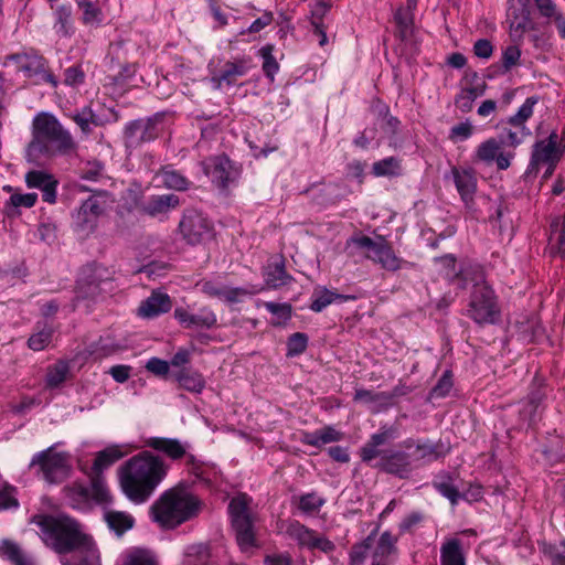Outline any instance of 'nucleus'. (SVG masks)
I'll use <instances>...</instances> for the list:
<instances>
[{
    "mask_svg": "<svg viewBox=\"0 0 565 565\" xmlns=\"http://www.w3.org/2000/svg\"><path fill=\"white\" fill-rule=\"evenodd\" d=\"M228 511L241 550L248 552L257 547L254 530L256 515L252 509V499L246 494L234 497L230 502Z\"/></svg>",
    "mask_w": 565,
    "mask_h": 565,
    "instance_id": "nucleus-5",
    "label": "nucleus"
},
{
    "mask_svg": "<svg viewBox=\"0 0 565 565\" xmlns=\"http://www.w3.org/2000/svg\"><path fill=\"white\" fill-rule=\"evenodd\" d=\"M263 290V287L249 286V287H231L224 286L223 301L230 303L242 302L245 298L256 295Z\"/></svg>",
    "mask_w": 565,
    "mask_h": 565,
    "instance_id": "nucleus-40",
    "label": "nucleus"
},
{
    "mask_svg": "<svg viewBox=\"0 0 565 565\" xmlns=\"http://www.w3.org/2000/svg\"><path fill=\"white\" fill-rule=\"evenodd\" d=\"M52 335L53 329L51 327H43L29 338L28 345L33 351H41L50 344Z\"/></svg>",
    "mask_w": 565,
    "mask_h": 565,
    "instance_id": "nucleus-46",
    "label": "nucleus"
},
{
    "mask_svg": "<svg viewBox=\"0 0 565 565\" xmlns=\"http://www.w3.org/2000/svg\"><path fill=\"white\" fill-rule=\"evenodd\" d=\"M25 182L29 188L41 190L44 202L55 203L57 180L52 174L33 170L25 174Z\"/></svg>",
    "mask_w": 565,
    "mask_h": 565,
    "instance_id": "nucleus-17",
    "label": "nucleus"
},
{
    "mask_svg": "<svg viewBox=\"0 0 565 565\" xmlns=\"http://www.w3.org/2000/svg\"><path fill=\"white\" fill-rule=\"evenodd\" d=\"M287 275L281 266H275L273 269L268 268L265 273V282L269 288H277L287 282Z\"/></svg>",
    "mask_w": 565,
    "mask_h": 565,
    "instance_id": "nucleus-54",
    "label": "nucleus"
},
{
    "mask_svg": "<svg viewBox=\"0 0 565 565\" xmlns=\"http://www.w3.org/2000/svg\"><path fill=\"white\" fill-rule=\"evenodd\" d=\"M105 211L99 196H90L81 205L75 215L76 223L83 230L93 228L97 217Z\"/></svg>",
    "mask_w": 565,
    "mask_h": 565,
    "instance_id": "nucleus-19",
    "label": "nucleus"
},
{
    "mask_svg": "<svg viewBox=\"0 0 565 565\" xmlns=\"http://www.w3.org/2000/svg\"><path fill=\"white\" fill-rule=\"evenodd\" d=\"M350 298L351 297L337 294L327 288H317L312 295L310 309L320 312L337 300L345 301Z\"/></svg>",
    "mask_w": 565,
    "mask_h": 565,
    "instance_id": "nucleus-33",
    "label": "nucleus"
},
{
    "mask_svg": "<svg viewBox=\"0 0 565 565\" xmlns=\"http://www.w3.org/2000/svg\"><path fill=\"white\" fill-rule=\"evenodd\" d=\"M443 455H445V451L439 450V446L431 443L418 444L415 450L416 459L427 461L436 460Z\"/></svg>",
    "mask_w": 565,
    "mask_h": 565,
    "instance_id": "nucleus-49",
    "label": "nucleus"
},
{
    "mask_svg": "<svg viewBox=\"0 0 565 565\" xmlns=\"http://www.w3.org/2000/svg\"><path fill=\"white\" fill-rule=\"evenodd\" d=\"M104 520L106 521L108 527L118 535H121L126 531L130 530L135 523V520L130 514L114 510L105 511Z\"/></svg>",
    "mask_w": 565,
    "mask_h": 565,
    "instance_id": "nucleus-31",
    "label": "nucleus"
},
{
    "mask_svg": "<svg viewBox=\"0 0 565 565\" xmlns=\"http://www.w3.org/2000/svg\"><path fill=\"white\" fill-rule=\"evenodd\" d=\"M174 318L184 328H211L217 321L215 313L207 308L201 309L195 315L188 312L183 308H177L174 310Z\"/></svg>",
    "mask_w": 565,
    "mask_h": 565,
    "instance_id": "nucleus-18",
    "label": "nucleus"
},
{
    "mask_svg": "<svg viewBox=\"0 0 565 565\" xmlns=\"http://www.w3.org/2000/svg\"><path fill=\"white\" fill-rule=\"evenodd\" d=\"M473 53L480 58L488 60L493 53V46L489 40L480 39L473 45Z\"/></svg>",
    "mask_w": 565,
    "mask_h": 565,
    "instance_id": "nucleus-60",
    "label": "nucleus"
},
{
    "mask_svg": "<svg viewBox=\"0 0 565 565\" xmlns=\"http://www.w3.org/2000/svg\"><path fill=\"white\" fill-rule=\"evenodd\" d=\"M475 131V127L470 121L460 122L451 127L449 131V139L452 142H460L469 139Z\"/></svg>",
    "mask_w": 565,
    "mask_h": 565,
    "instance_id": "nucleus-53",
    "label": "nucleus"
},
{
    "mask_svg": "<svg viewBox=\"0 0 565 565\" xmlns=\"http://www.w3.org/2000/svg\"><path fill=\"white\" fill-rule=\"evenodd\" d=\"M565 151V129L562 135L552 132L547 139L537 141L534 146L531 164H547L555 167Z\"/></svg>",
    "mask_w": 565,
    "mask_h": 565,
    "instance_id": "nucleus-12",
    "label": "nucleus"
},
{
    "mask_svg": "<svg viewBox=\"0 0 565 565\" xmlns=\"http://www.w3.org/2000/svg\"><path fill=\"white\" fill-rule=\"evenodd\" d=\"M351 246L365 250L366 258L380 264L386 270L395 271L405 263L382 237L374 241L358 234L348 239L347 248Z\"/></svg>",
    "mask_w": 565,
    "mask_h": 565,
    "instance_id": "nucleus-7",
    "label": "nucleus"
},
{
    "mask_svg": "<svg viewBox=\"0 0 565 565\" xmlns=\"http://www.w3.org/2000/svg\"><path fill=\"white\" fill-rule=\"evenodd\" d=\"M157 179L166 188L182 191L188 189L189 181L180 172L166 168L157 174Z\"/></svg>",
    "mask_w": 565,
    "mask_h": 565,
    "instance_id": "nucleus-36",
    "label": "nucleus"
},
{
    "mask_svg": "<svg viewBox=\"0 0 565 565\" xmlns=\"http://www.w3.org/2000/svg\"><path fill=\"white\" fill-rule=\"evenodd\" d=\"M310 550H319L322 553L330 554L335 550V545L326 536L316 534Z\"/></svg>",
    "mask_w": 565,
    "mask_h": 565,
    "instance_id": "nucleus-61",
    "label": "nucleus"
},
{
    "mask_svg": "<svg viewBox=\"0 0 565 565\" xmlns=\"http://www.w3.org/2000/svg\"><path fill=\"white\" fill-rule=\"evenodd\" d=\"M146 445L157 451L163 452L172 460H179L188 455L189 444L174 438L151 437Z\"/></svg>",
    "mask_w": 565,
    "mask_h": 565,
    "instance_id": "nucleus-21",
    "label": "nucleus"
},
{
    "mask_svg": "<svg viewBox=\"0 0 565 565\" xmlns=\"http://www.w3.org/2000/svg\"><path fill=\"white\" fill-rule=\"evenodd\" d=\"M514 129H510L507 135V139H504L509 149L513 150L523 141L524 137L530 135V130L525 126L513 127Z\"/></svg>",
    "mask_w": 565,
    "mask_h": 565,
    "instance_id": "nucleus-57",
    "label": "nucleus"
},
{
    "mask_svg": "<svg viewBox=\"0 0 565 565\" xmlns=\"http://www.w3.org/2000/svg\"><path fill=\"white\" fill-rule=\"evenodd\" d=\"M180 231L188 243L198 244L210 234V224L202 215L191 213L180 222Z\"/></svg>",
    "mask_w": 565,
    "mask_h": 565,
    "instance_id": "nucleus-16",
    "label": "nucleus"
},
{
    "mask_svg": "<svg viewBox=\"0 0 565 565\" xmlns=\"http://www.w3.org/2000/svg\"><path fill=\"white\" fill-rule=\"evenodd\" d=\"M224 284L220 281H204L201 286V289L204 294H206L210 297H216L222 300L223 294H224Z\"/></svg>",
    "mask_w": 565,
    "mask_h": 565,
    "instance_id": "nucleus-62",
    "label": "nucleus"
},
{
    "mask_svg": "<svg viewBox=\"0 0 565 565\" xmlns=\"http://www.w3.org/2000/svg\"><path fill=\"white\" fill-rule=\"evenodd\" d=\"M521 57V50L518 45H509L502 52V65L505 71L519 64Z\"/></svg>",
    "mask_w": 565,
    "mask_h": 565,
    "instance_id": "nucleus-56",
    "label": "nucleus"
},
{
    "mask_svg": "<svg viewBox=\"0 0 565 565\" xmlns=\"http://www.w3.org/2000/svg\"><path fill=\"white\" fill-rule=\"evenodd\" d=\"M56 22L54 29L56 33L67 35L71 29V8L58 7L55 11Z\"/></svg>",
    "mask_w": 565,
    "mask_h": 565,
    "instance_id": "nucleus-50",
    "label": "nucleus"
},
{
    "mask_svg": "<svg viewBox=\"0 0 565 565\" xmlns=\"http://www.w3.org/2000/svg\"><path fill=\"white\" fill-rule=\"evenodd\" d=\"M38 200L36 193H14L10 196V205L17 207H32Z\"/></svg>",
    "mask_w": 565,
    "mask_h": 565,
    "instance_id": "nucleus-58",
    "label": "nucleus"
},
{
    "mask_svg": "<svg viewBox=\"0 0 565 565\" xmlns=\"http://www.w3.org/2000/svg\"><path fill=\"white\" fill-rule=\"evenodd\" d=\"M4 65L21 73L34 84L50 83L54 87L57 86L56 79L45 67L44 58L34 52L10 55L6 58Z\"/></svg>",
    "mask_w": 565,
    "mask_h": 565,
    "instance_id": "nucleus-9",
    "label": "nucleus"
},
{
    "mask_svg": "<svg viewBox=\"0 0 565 565\" xmlns=\"http://www.w3.org/2000/svg\"><path fill=\"white\" fill-rule=\"evenodd\" d=\"M180 204L175 194H162L151 196L143 206L147 214L153 217H161Z\"/></svg>",
    "mask_w": 565,
    "mask_h": 565,
    "instance_id": "nucleus-23",
    "label": "nucleus"
},
{
    "mask_svg": "<svg viewBox=\"0 0 565 565\" xmlns=\"http://www.w3.org/2000/svg\"><path fill=\"white\" fill-rule=\"evenodd\" d=\"M33 522L41 529L45 545L60 554L62 565H99L93 539L74 519L64 514L36 515Z\"/></svg>",
    "mask_w": 565,
    "mask_h": 565,
    "instance_id": "nucleus-1",
    "label": "nucleus"
},
{
    "mask_svg": "<svg viewBox=\"0 0 565 565\" xmlns=\"http://www.w3.org/2000/svg\"><path fill=\"white\" fill-rule=\"evenodd\" d=\"M552 565H565V542L559 545L551 546L546 551Z\"/></svg>",
    "mask_w": 565,
    "mask_h": 565,
    "instance_id": "nucleus-63",
    "label": "nucleus"
},
{
    "mask_svg": "<svg viewBox=\"0 0 565 565\" xmlns=\"http://www.w3.org/2000/svg\"><path fill=\"white\" fill-rule=\"evenodd\" d=\"M50 148L68 152L74 149V141L53 115L40 113L33 119V139L28 147V153H47Z\"/></svg>",
    "mask_w": 565,
    "mask_h": 565,
    "instance_id": "nucleus-4",
    "label": "nucleus"
},
{
    "mask_svg": "<svg viewBox=\"0 0 565 565\" xmlns=\"http://www.w3.org/2000/svg\"><path fill=\"white\" fill-rule=\"evenodd\" d=\"M440 565H466L462 544L458 539H450L441 545Z\"/></svg>",
    "mask_w": 565,
    "mask_h": 565,
    "instance_id": "nucleus-27",
    "label": "nucleus"
},
{
    "mask_svg": "<svg viewBox=\"0 0 565 565\" xmlns=\"http://www.w3.org/2000/svg\"><path fill=\"white\" fill-rule=\"evenodd\" d=\"M374 539L372 535L367 536L362 543L356 544L352 547L350 553L351 565H364V562L372 548Z\"/></svg>",
    "mask_w": 565,
    "mask_h": 565,
    "instance_id": "nucleus-44",
    "label": "nucleus"
},
{
    "mask_svg": "<svg viewBox=\"0 0 565 565\" xmlns=\"http://www.w3.org/2000/svg\"><path fill=\"white\" fill-rule=\"evenodd\" d=\"M257 306H264L271 315V324L282 326L291 318V306L271 301H258Z\"/></svg>",
    "mask_w": 565,
    "mask_h": 565,
    "instance_id": "nucleus-37",
    "label": "nucleus"
},
{
    "mask_svg": "<svg viewBox=\"0 0 565 565\" xmlns=\"http://www.w3.org/2000/svg\"><path fill=\"white\" fill-rule=\"evenodd\" d=\"M209 557L210 551L205 544H193L185 548L182 565H206Z\"/></svg>",
    "mask_w": 565,
    "mask_h": 565,
    "instance_id": "nucleus-35",
    "label": "nucleus"
},
{
    "mask_svg": "<svg viewBox=\"0 0 565 565\" xmlns=\"http://www.w3.org/2000/svg\"><path fill=\"white\" fill-rule=\"evenodd\" d=\"M536 103V97L526 98L518 113L509 118L508 122L512 127L525 126V121L533 115V108Z\"/></svg>",
    "mask_w": 565,
    "mask_h": 565,
    "instance_id": "nucleus-43",
    "label": "nucleus"
},
{
    "mask_svg": "<svg viewBox=\"0 0 565 565\" xmlns=\"http://www.w3.org/2000/svg\"><path fill=\"white\" fill-rule=\"evenodd\" d=\"M515 151L509 149L503 138L490 137L481 141L473 150L472 162L486 167L507 170L511 167Z\"/></svg>",
    "mask_w": 565,
    "mask_h": 565,
    "instance_id": "nucleus-8",
    "label": "nucleus"
},
{
    "mask_svg": "<svg viewBox=\"0 0 565 565\" xmlns=\"http://www.w3.org/2000/svg\"><path fill=\"white\" fill-rule=\"evenodd\" d=\"M383 468L390 472L404 477L411 469L408 456L402 451H394L383 456Z\"/></svg>",
    "mask_w": 565,
    "mask_h": 565,
    "instance_id": "nucleus-30",
    "label": "nucleus"
},
{
    "mask_svg": "<svg viewBox=\"0 0 565 565\" xmlns=\"http://www.w3.org/2000/svg\"><path fill=\"white\" fill-rule=\"evenodd\" d=\"M486 90V83L478 81L475 85L463 87L456 97V106L463 113L472 109L473 102L482 96Z\"/></svg>",
    "mask_w": 565,
    "mask_h": 565,
    "instance_id": "nucleus-28",
    "label": "nucleus"
},
{
    "mask_svg": "<svg viewBox=\"0 0 565 565\" xmlns=\"http://www.w3.org/2000/svg\"><path fill=\"white\" fill-rule=\"evenodd\" d=\"M507 19L510 24L511 35L514 38H522L532 28L530 10L522 0H510Z\"/></svg>",
    "mask_w": 565,
    "mask_h": 565,
    "instance_id": "nucleus-15",
    "label": "nucleus"
},
{
    "mask_svg": "<svg viewBox=\"0 0 565 565\" xmlns=\"http://www.w3.org/2000/svg\"><path fill=\"white\" fill-rule=\"evenodd\" d=\"M202 168L220 189L227 188L238 175L237 170L226 157L210 158L202 162Z\"/></svg>",
    "mask_w": 565,
    "mask_h": 565,
    "instance_id": "nucleus-13",
    "label": "nucleus"
},
{
    "mask_svg": "<svg viewBox=\"0 0 565 565\" xmlns=\"http://www.w3.org/2000/svg\"><path fill=\"white\" fill-rule=\"evenodd\" d=\"M30 468L41 472L44 480L50 483L61 482L70 470L67 455L54 451L53 447L36 452L31 459Z\"/></svg>",
    "mask_w": 565,
    "mask_h": 565,
    "instance_id": "nucleus-10",
    "label": "nucleus"
},
{
    "mask_svg": "<svg viewBox=\"0 0 565 565\" xmlns=\"http://www.w3.org/2000/svg\"><path fill=\"white\" fill-rule=\"evenodd\" d=\"M172 307L170 297L161 291H153L146 300L141 301L138 308V316L142 318H154L168 312Z\"/></svg>",
    "mask_w": 565,
    "mask_h": 565,
    "instance_id": "nucleus-20",
    "label": "nucleus"
},
{
    "mask_svg": "<svg viewBox=\"0 0 565 565\" xmlns=\"http://www.w3.org/2000/svg\"><path fill=\"white\" fill-rule=\"evenodd\" d=\"M70 367L68 364L64 361H58L55 363L52 367L49 369V372L46 374V383L50 387H56L60 384H62L67 374H68Z\"/></svg>",
    "mask_w": 565,
    "mask_h": 565,
    "instance_id": "nucleus-45",
    "label": "nucleus"
},
{
    "mask_svg": "<svg viewBox=\"0 0 565 565\" xmlns=\"http://www.w3.org/2000/svg\"><path fill=\"white\" fill-rule=\"evenodd\" d=\"M78 7L83 11V20L86 24H98L102 21L100 10L89 0H78Z\"/></svg>",
    "mask_w": 565,
    "mask_h": 565,
    "instance_id": "nucleus-48",
    "label": "nucleus"
},
{
    "mask_svg": "<svg viewBox=\"0 0 565 565\" xmlns=\"http://www.w3.org/2000/svg\"><path fill=\"white\" fill-rule=\"evenodd\" d=\"M273 21H274V13L271 11H264L263 14L259 18H257L256 20H254L247 29H242L238 32V35L242 36L247 33H252V34L259 33L265 28L270 25L273 23Z\"/></svg>",
    "mask_w": 565,
    "mask_h": 565,
    "instance_id": "nucleus-52",
    "label": "nucleus"
},
{
    "mask_svg": "<svg viewBox=\"0 0 565 565\" xmlns=\"http://www.w3.org/2000/svg\"><path fill=\"white\" fill-rule=\"evenodd\" d=\"M274 49L273 44H266L259 50V55L263 58V71L270 81H274L279 71V65L273 54Z\"/></svg>",
    "mask_w": 565,
    "mask_h": 565,
    "instance_id": "nucleus-42",
    "label": "nucleus"
},
{
    "mask_svg": "<svg viewBox=\"0 0 565 565\" xmlns=\"http://www.w3.org/2000/svg\"><path fill=\"white\" fill-rule=\"evenodd\" d=\"M250 57H239L233 61H227L221 71L212 77V83L216 88L232 86L236 81L246 75L250 68Z\"/></svg>",
    "mask_w": 565,
    "mask_h": 565,
    "instance_id": "nucleus-14",
    "label": "nucleus"
},
{
    "mask_svg": "<svg viewBox=\"0 0 565 565\" xmlns=\"http://www.w3.org/2000/svg\"><path fill=\"white\" fill-rule=\"evenodd\" d=\"M177 380L181 387L189 392L201 393L205 386L203 376L193 371L183 370L178 373Z\"/></svg>",
    "mask_w": 565,
    "mask_h": 565,
    "instance_id": "nucleus-39",
    "label": "nucleus"
},
{
    "mask_svg": "<svg viewBox=\"0 0 565 565\" xmlns=\"http://www.w3.org/2000/svg\"><path fill=\"white\" fill-rule=\"evenodd\" d=\"M395 537L384 532L375 546L372 545V565H388V558L395 551Z\"/></svg>",
    "mask_w": 565,
    "mask_h": 565,
    "instance_id": "nucleus-26",
    "label": "nucleus"
},
{
    "mask_svg": "<svg viewBox=\"0 0 565 565\" xmlns=\"http://www.w3.org/2000/svg\"><path fill=\"white\" fill-rule=\"evenodd\" d=\"M324 503V500L316 493H308L299 499V509L306 513L317 512Z\"/></svg>",
    "mask_w": 565,
    "mask_h": 565,
    "instance_id": "nucleus-55",
    "label": "nucleus"
},
{
    "mask_svg": "<svg viewBox=\"0 0 565 565\" xmlns=\"http://www.w3.org/2000/svg\"><path fill=\"white\" fill-rule=\"evenodd\" d=\"M285 532L290 539L295 540L300 547L308 550H310L315 535L317 534L316 531L305 526L298 521L288 522Z\"/></svg>",
    "mask_w": 565,
    "mask_h": 565,
    "instance_id": "nucleus-29",
    "label": "nucleus"
},
{
    "mask_svg": "<svg viewBox=\"0 0 565 565\" xmlns=\"http://www.w3.org/2000/svg\"><path fill=\"white\" fill-rule=\"evenodd\" d=\"M414 10L415 9H408L407 6L399 7L394 14V20L402 39H406L412 32Z\"/></svg>",
    "mask_w": 565,
    "mask_h": 565,
    "instance_id": "nucleus-41",
    "label": "nucleus"
},
{
    "mask_svg": "<svg viewBox=\"0 0 565 565\" xmlns=\"http://www.w3.org/2000/svg\"><path fill=\"white\" fill-rule=\"evenodd\" d=\"M354 399L364 404L371 412L377 413L392 404V396L384 392L358 390Z\"/></svg>",
    "mask_w": 565,
    "mask_h": 565,
    "instance_id": "nucleus-25",
    "label": "nucleus"
},
{
    "mask_svg": "<svg viewBox=\"0 0 565 565\" xmlns=\"http://www.w3.org/2000/svg\"><path fill=\"white\" fill-rule=\"evenodd\" d=\"M146 369L157 376H166L169 373L170 364L159 358H151L146 363Z\"/></svg>",
    "mask_w": 565,
    "mask_h": 565,
    "instance_id": "nucleus-59",
    "label": "nucleus"
},
{
    "mask_svg": "<svg viewBox=\"0 0 565 565\" xmlns=\"http://www.w3.org/2000/svg\"><path fill=\"white\" fill-rule=\"evenodd\" d=\"M308 345V337L305 333H294L287 342V355L296 356L303 353Z\"/></svg>",
    "mask_w": 565,
    "mask_h": 565,
    "instance_id": "nucleus-51",
    "label": "nucleus"
},
{
    "mask_svg": "<svg viewBox=\"0 0 565 565\" xmlns=\"http://www.w3.org/2000/svg\"><path fill=\"white\" fill-rule=\"evenodd\" d=\"M201 502L189 490L175 487L164 491L151 508L152 519L163 527H175L195 516Z\"/></svg>",
    "mask_w": 565,
    "mask_h": 565,
    "instance_id": "nucleus-3",
    "label": "nucleus"
},
{
    "mask_svg": "<svg viewBox=\"0 0 565 565\" xmlns=\"http://www.w3.org/2000/svg\"><path fill=\"white\" fill-rule=\"evenodd\" d=\"M164 460L150 451H142L118 469V480L124 494L134 503L149 500L168 473Z\"/></svg>",
    "mask_w": 565,
    "mask_h": 565,
    "instance_id": "nucleus-2",
    "label": "nucleus"
},
{
    "mask_svg": "<svg viewBox=\"0 0 565 565\" xmlns=\"http://www.w3.org/2000/svg\"><path fill=\"white\" fill-rule=\"evenodd\" d=\"M122 565H159V563L151 551L134 548L124 555Z\"/></svg>",
    "mask_w": 565,
    "mask_h": 565,
    "instance_id": "nucleus-38",
    "label": "nucleus"
},
{
    "mask_svg": "<svg viewBox=\"0 0 565 565\" xmlns=\"http://www.w3.org/2000/svg\"><path fill=\"white\" fill-rule=\"evenodd\" d=\"M434 487L452 504L458 503V501L461 499V493L455 484V480L448 475L438 476L434 481Z\"/></svg>",
    "mask_w": 565,
    "mask_h": 565,
    "instance_id": "nucleus-34",
    "label": "nucleus"
},
{
    "mask_svg": "<svg viewBox=\"0 0 565 565\" xmlns=\"http://www.w3.org/2000/svg\"><path fill=\"white\" fill-rule=\"evenodd\" d=\"M131 451L132 448L128 445H111L96 455L93 463V472L95 475L93 492L98 501L107 502L109 500V490L99 475Z\"/></svg>",
    "mask_w": 565,
    "mask_h": 565,
    "instance_id": "nucleus-11",
    "label": "nucleus"
},
{
    "mask_svg": "<svg viewBox=\"0 0 565 565\" xmlns=\"http://www.w3.org/2000/svg\"><path fill=\"white\" fill-rule=\"evenodd\" d=\"M0 555L8 558L14 565H35L30 555L24 553L18 544L9 540L0 543Z\"/></svg>",
    "mask_w": 565,
    "mask_h": 565,
    "instance_id": "nucleus-32",
    "label": "nucleus"
},
{
    "mask_svg": "<svg viewBox=\"0 0 565 565\" xmlns=\"http://www.w3.org/2000/svg\"><path fill=\"white\" fill-rule=\"evenodd\" d=\"M468 316L479 324H492L499 320L500 310L492 288L484 281L473 285Z\"/></svg>",
    "mask_w": 565,
    "mask_h": 565,
    "instance_id": "nucleus-6",
    "label": "nucleus"
},
{
    "mask_svg": "<svg viewBox=\"0 0 565 565\" xmlns=\"http://www.w3.org/2000/svg\"><path fill=\"white\" fill-rule=\"evenodd\" d=\"M84 79V73L77 66L68 67L65 71L64 83L70 86L79 85Z\"/></svg>",
    "mask_w": 565,
    "mask_h": 565,
    "instance_id": "nucleus-64",
    "label": "nucleus"
},
{
    "mask_svg": "<svg viewBox=\"0 0 565 565\" xmlns=\"http://www.w3.org/2000/svg\"><path fill=\"white\" fill-rule=\"evenodd\" d=\"M451 175L458 193L461 199L468 203L477 189V178L475 172L470 169L452 168Z\"/></svg>",
    "mask_w": 565,
    "mask_h": 565,
    "instance_id": "nucleus-22",
    "label": "nucleus"
},
{
    "mask_svg": "<svg viewBox=\"0 0 565 565\" xmlns=\"http://www.w3.org/2000/svg\"><path fill=\"white\" fill-rule=\"evenodd\" d=\"M156 125L152 121H132L126 127L128 145L136 146L139 141H150L157 137Z\"/></svg>",
    "mask_w": 565,
    "mask_h": 565,
    "instance_id": "nucleus-24",
    "label": "nucleus"
},
{
    "mask_svg": "<svg viewBox=\"0 0 565 565\" xmlns=\"http://www.w3.org/2000/svg\"><path fill=\"white\" fill-rule=\"evenodd\" d=\"M399 170V161L394 157H388L374 162L373 173L376 177H385L396 174Z\"/></svg>",
    "mask_w": 565,
    "mask_h": 565,
    "instance_id": "nucleus-47",
    "label": "nucleus"
}]
</instances>
